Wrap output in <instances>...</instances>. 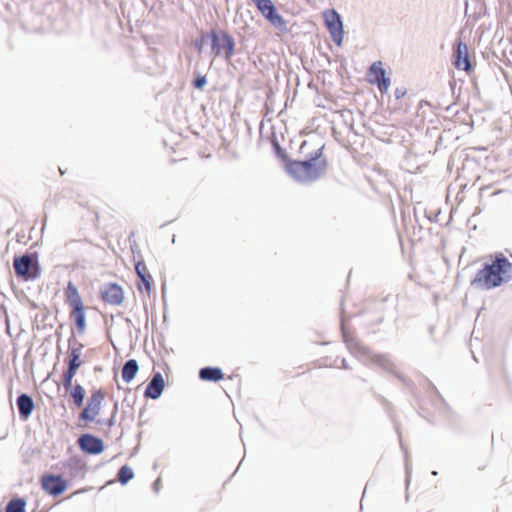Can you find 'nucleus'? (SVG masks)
<instances>
[{"label": "nucleus", "mask_w": 512, "mask_h": 512, "mask_svg": "<svg viewBox=\"0 0 512 512\" xmlns=\"http://www.w3.org/2000/svg\"><path fill=\"white\" fill-rule=\"evenodd\" d=\"M323 146L318 147L305 161L288 163V172L299 181H312L320 177L327 168V160L322 156Z\"/></svg>", "instance_id": "2"}, {"label": "nucleus", "mask_w": 512, "mask_h": 512, "mask_svg": "<svg viewBox=\"0 0 512 512\" xmlns=\"http://www.w3.org/2000/svg\"><path fill=\"white\" fill-rule=\"evenodd\" d=\"M345 342L347 344L350 352L357 356H369L368 348L359 340L354 338H346Z\"/></svg>", "instance_id": "19"}, {"label": "nucleus", "mask_w": 512, "mask_h": 512, "mask_svg": "<svg viewBox=\"0 0 512 512\" xmlns=\"http://www.w3.org/2000/svg\"><path fill=\"white\" fill-rule=\"evenodd\" d=\"M325 25L331 35L332 40L340 45L343 40V25L340 19V15L333 9L326 10L323 13Z\"/></svg>", "instance_id": "9"}, {"label": "nucleus", "mask_w": 512, "mask_h": 512, "mask_svg": "<svg viewBox=\"0 0 512 512\" xmlns=\"http://www.w3.org/2000/svg\"><path fill=\"white\" fill-rule=\"evenodd\" d=\"M77 442L80 449L86 454L97 455L104 450L103 441L92 434L81 435Z\"/></svg>", "instance_id": "12"}, {"label": "nucleus", "mask_w": 512, "mask_h": 512, "mask_svg": "<svg viewBox=\"0 0 512 512\" xmlns=\"http://www.w3.org/2000/svg\"><path fill=\"white\" fill-rule=\"evenodd\" d=\"M66 302L70 307V318L75 322L77 332L83 334L86 330L85 306L77 287L68 282L65 289Z\"/></svg>", "instance_id": "3"}, {"label": "nucleus", "mask_w": 512, "mask_h": 512, "mask_svg": "<svg viewBox=\"0 0 512 512\" xmlns=\"http://www.w3.org/2000/svg\"><path fill=\"white\" fill-rule=\"evenodd\" d=\"M453 64L456 69L464 70L466 72H470L472 69L468 46L462 42L458 41L453 54Z\"/></svg>", "instance_id": "13"}, {"label": "nucleus", "mask_w": 512, "mask_h": 512, "mask_svg": "<svg viewBox=\"0 0 512 512\" xmlns=\"http://www.w3.org/2000/svg\"><path fill=\"white\" fill-rule=\"evenodd\" d=\"M199 377L204 381L218 382L224 378V374L220 368L205 367L199 371Z\"/></svg>", "instance_id": "17"}, {"label": "nucleus", "mask_w": 512, "mask_h": 512, "mask_svg": "<svg viewBox=\"0 0 512 512\" xmlns=\"http://www.w3.org/2000/svg\"><path fill=\"white\" fill-rule=\"evenodd\" d=\"M135 271L139 278V281L137 282L138 291L149 296L152 292L154 281L145 262L142 260L138 261L135 264Z\"/></svg>", "instance_id": "11"}, {"label": "nucleus", "mask_w": 512, "mask_h": 512, "mask_svg": "<svg viewBox=\"0 0 512 512\" xmlns=\"http://www.w3.org/2000/svg\"><path fill=\"white\" fill-rule=\"evenodd\" d=\"M138 370H139V366H138V363L135 359H130L128 360L123 368H122V371H121V376H122V379L125 383H129L131 382L136 374L138 373Z\"/></svg>", "instance_id": "18"}, {"label": "nucleus", "mask_w": 512, "mask_h": 512, "mask_svg": "<svg viewBox=\"0 0 512 512\" xmlns=\"http://www.w3.org/2000/svg\"><path fill=\"white\" fill-rule=\"evenodd\" d=\"M512 278V263L503 255H496L490 264H485L475 277L471 280V285L490 290L501 286Z\"/></svg>", "instance_id": "1"}, {"label": "nucleus", "mask_w": 512, "mask_h": 512, "mask_svg": "<svg viewBox=\"0 0 512 512\" xmlns=\"http://www.w3.org/2000/svg\"><path fill=\"white\" fill-rule=\"evenodd\" d=\"M134 476L133 470L131 467L125 465L122 466L118 472L117 480H131Z\"/></svg>", "instance_id": "25"}, {"label": "nucleus", "mask_w": 512, "mask_h": 512, "mask_svg": "<svg viewBox=\"0 0 512 512\" xmlns=\"http://www.w3.org/2000/svg\"><path fill=\"white\" fill-rule=\"evenodd\" d=\"M367 78L369 83L376 84L381 93H387L390 87V79L386 77V71L381 61L371 64L368 69Z\"/></svg>", "instance_id": "8"}, {"label": "nucleus", "mask_w": 512, "mask_h": 512, "mask_svg": "<svg viewBox=\"0 0 512 512\" xmlns=\"http://www.w3.org/2000/svg\"><path fill=\"white\" fill-rule=\"evenodd\" d=\"M17 407L22 418L27 419L34 408L33 400L30 396L22 394L17 398Z\"/></svg>", "instance_id": "16"}, {"label": "nucleus", "mask_w": 512, "mask_h": 512, "mask_svg": "<svg viewBox=\"0 0 512 512\" xmlns=\"http://www.w3.org/2000/svg\"><path fill=\"white\" fill-rule=\"evenodd\" d=\"M164 387V378L160 372H157L147 385L144 395L147 398L157 399L162 394Z\"/></svg>", "instance_id": "14"}, {"label": "nucleus", "mask_w": 512, "mask_h": 512, "mask_svg": "<svg viewBox=\"0 0 512 512\" xmlns=\"http://www.w3.org/2000/svg\"><path fill=\"white\" fill-rule=\"evenodd\" d=\"M307 146H308V143L306 141H304L300 147V150L302 153H305Z\"/></svg>", "instance_id": "28"}, {"label": "nucleus", "mask_w": 512, "mask_h": 512, "mask_svg": "<svg viewBox=\"0 0 512 512\" xmlns=\"http://www.w3.org/2000/svg\"><path fill=\"white\" fill-rule=\"evenodd\" d=\"M158 483H159V482H155V484H154V490H155V491H158Z\"/></svg>", "instance_id": "30"}, {"label": "nucleus", "mask_w": 512, "mask_h": 512, "mask_svg": "<svg viewBox=\"0 0 512 512\" xmlns=\"http://www.w3.org/2000/svg\"><path fill=\"white\" fill-rule=\"evenodd\" d=\"M13 267L16 275L24 280H33L39 277L40 268L37 258L33 259L30 255L15 257Z\"/></svg>", "instance_id": "6"}, {"label": "nucleus", "mask_w": 512, "mask_h": 512, "mask_svg": "<svg viewBox=\"0 0 512 512\" xmlns=\"http://www.w3.org/2000/svg\"><path fill=\"white\" fill-rule=\"evenodd\" d=\"M101 299L104 303L119 306L124 302L125 294L123 288L117 283H108L101 288Z\"/></svg>", "instance_id": "10"}, {"label": "nucleus", "mask_w": 512, "mask_h": 512, "mask_svg": "<svg viewBox=\"0 0 512 512\" xmlns=\"http://www.w3.org/2000/svg\"><path fill=\"white\" fill-rule=\"evenodd\" d=\"M76 376V373L70 372V371H64L62 374V380H63V386L66 391H71L73 388V378Z\"/></svg>", "instance_id": "24"}, {"label": "nucleus", "mask_w": 512, "mask_h": 512, "mask_svg": "<svg viewBox=\"0 0 512 512\" xmlns=\"http://www.w3.org/2000/svg\"><path fill=\"white\" fill-rule=\"evenodd\" d=\"M206 80L204 77H198L195 81H194V86H196L197 88H202L205 84Z\"/></svg>", "instance_id": "26"}, {"label": "nucleus", "mask_w": 512, "mask_h": 512, "mask_svg": "<svg viewBox=\"0 0 512 512\" xmlns=\"http://www.w3.org/2000/svg\"><path fill=\"white\" fill-rule=\"evenodd\" d=\"M106 424H108V426H110V427H111V426L113 425V420H112V419H109V420L106 422Z\"/></svg>", "instance_id": "29"}, {"label": "nucleus", "mask_w": 512, "mask_h": 512, "mask_svg": "<svg viewBox=\"0 0 512 512\" xmlns=\"http://www.w3.org/2000/svg\"><path fill=\"white\" fill-rule=\"evenodd\" d=\"M83 346L80 344L77 347H73L68 353V369L67 371L77 374L79 367L83 364L81 359Z\"/></svg>", "instance_id": "15"}, {"label": "nucleus", "mask_w": 512, "mask_h": 512, "mask_svg": "<svg viewBox=\"0 0 512 512\" xmlns=\"http://www.w3.org/2000/svg\"><path fill=\"white\" fill-rule=\"evenodd\" d=\"M369 357H370L372 363H374L384 369H390L392 366L389 358L386 355L373 354Z\"/></svg>", "instance_id": "23"}, {"label": "nucleus", "mask_w": 512, "mask_h": 512, "mask_svg": "<svg viewBox=\"0 0 512 512\" xmlns=\"http://www.w3.org/2000/svg\"><path fill=\"white\" fill-rule=\"evenodd\" d=\"M42 480H49V481H52V480H61V477H60V476L47 475V476H44V477L42 478Z\"/></svg>", "instance_id": "27"}, {"label": "nucleus", "mask_w": 512, "mask_h": 512, "mask_svg": "<svg viewBox=\"0 0 512 512\" xmlns=\"http://www.w3.org/2000/svg\"><path fill=\"white\" fill-rule=\"evenodd\" d=\"M26 501L22 498H15L9 501L5 512H26Z\"/></svg>", "instance_id": "22"}, {"label": "nucleus", "mask_w": 512, "mask_h": 512, "mask_svg": "<svg viewBox=\"0 0 512 512\" xmlns=\"http://www.w3.org/2000/svg\"><path fill=\"white\" fill-rule=\"evenodd\" d=\"M257 10L266 19L278 34H286L289 32L287 21L280 15L272 0H251Z\"/></svg>", "instance_id": "5"}, {"label": "nucleus", "mask_w": 512, "mask_h": 512, "mask_svg": "<svg viewBox=\"0 0 512 512\" xmlns=\"http://www.w3.org/2000/svg\"><path fill=\"white\" fill-rule=\"evenodd\" d=\"M45 492L50 495L58 496L66 490V482H42Z\"/></svg>", "instance_id": "20"}, {"label": "nucleus", "mask_w": 512, "mask_h": 512, "mask_svg": "<svg viewBox=\"0 0 512 512\" xmlns=\"http://www.w3.org/2000/svg\"><path fill=\"white\" fill-rule=\"evenodd\" d=\"M85 394L86 392L82 385L76 384L73 386L70 395L76 407L80 408L83 406Z\"/></svg>", "instance_id": "21"}, {"label": "nucleus", "mask_w": 512, "mask_h": 512, "mask_svg": "<svg viewBox=\"0 0 512 512\" xmlns=\"http://www.w3.org/2000/svg\"><path fill=\"white\" fill-rule=\"evenodd\" d=\"M105 398L106 394L102 389L92 390L79 414V420L83 421L85 425L90 423L98 425L103 424L104 422L99 418V416L101 414Z\"/></svg>", "instance_id": "4"}, {"label": "nucleus", "mask_w": 512, "mask_h": 512, "mask_svg": "<svg viewBox=\"0 0 512 512\" xmlns=\"http://www.w3.org/2000/svg\"><path fill=\"white\" fill-rule=\"evenodd\" d=\"M212 40V50L216 55H224L229 59L234 52V40L224 31H212L210 34Z\"/></svg>", "instance_id": "7"}]
</instances>
